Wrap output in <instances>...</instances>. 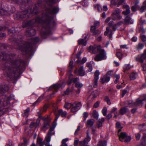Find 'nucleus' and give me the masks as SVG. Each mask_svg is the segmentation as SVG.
Returning a JSON list of instances; mask_svg holds the SVG:
<instances>
[{"instance_id": "f257e3e1", "label": "nucleus", "mask_w": 146, "mask_h": 146, "mask_svg": "<svg viewBox=\"0 0 146 146\" xmlns=\"http://www.w3.org/2000/svg\"><path fill=\"white\" fill-rule=\"evenodd\" d=\"M45 14H42L41 17L38 16L35 19L28 21H25L23 23V27L35 26L39 23H41L45 31L41 32V35L44 38H46L50 33V26L55 23L53 17L49 16V14L53 15L56 14L59 11V9L56 7L51 9H46Z\"/></svg>"}, {"instance_id": "f03ea898", "label": "nucleus", "mask_w": 146, "mask_h": 146, "mask_svg": "<svg viewBox=\"0 0 146 146\" xmlns=\"http://www.w3.org/2000/svg\"><path fill=\"white\" fill-rule=\"evenodd\" d=\"M25 65V62L21 60H12L9 66H5L4 72L11 78H16L22 73Z\"/></svg>"}, {"instance_id": "7ed1b4c3", "label": "nucleus", "mask_w": 146, "mask_h": 146, "mask_svg": "<svg viewBox=\"0 0 146 146\" xmlns=\"http://www.w3.org/2000/svg\"><path fill=\"white\" fill-rule=\"evenodd\" d=\"M39 40V38L36 37L31 38L28 42L23 41L19 46V49L24 52L25 54H29L32 49V44H36Z\"/></svg>"}, {"instance_id": "20e7f679", "label": "nucleus", "mask_w": 146, "mask_h": 146, "mask_svg": "<svg viewBox=\"0 0 146 146\" xmlns=\"http://www.w3.org/2000/svg\"><path fill=\"white\" fill-rule=\"evenodd\" d=\"M101 47L100 45L94 47L90 46L89 48L90 51H92L93 53L99 52V54L97 55L94 58V60L96 61H101L106 58V54L103 50L101 49Z\"/></svg>"}, {"instance_id": "39448f33", "label": "nucleus", "mask_w": 146, "mask_h": 146, "mask_svg": "<svg viewBox=\"0 0 146 146\" xmlns=\"http://www.w3.org/2000/svg\"><path fill=\"white\" fill-rule=\"evenodd\" d=\"M38 13V8L37 7H35L33 9L30 8L27 11L21 12H19L14 15V17L16 20H19L24 18H29L30 15L36 14Z\"/></svg>"}, {"instance_id": "423d86ee", "label": "nucleus", "mask_w": 146, "mask_h": 146, "mask_svg": "<svg viewBox=\"0 0 146 146\" xmlns=\"http://www.w3.org/2000/svg\"><path fill=\"white\" fill-rule=\"evenodd\" d=\"M117 135L119 137V140L121 142L124 140L125 142H128L130 141L131 138L129 136H127L126 133L121 131V129L118 130Z\"/></svg>"}, {"instance_id": "0eeeda50", "label": "nucleus", "mask_w": 146, "mask_h": 146, "mask_svg": "<svg viewBox=\"0 0 146 146\" xmlns=\"http://www.w3.org/2000/svg\"><path fill=\"white\" fill-rule=\"evenodd\" d=\"M146 102V97L143 99H141L140 98H138L137 99L136 102L133 103L132 102L129 103L128 104V106H142L144 102Z\"/></svg>"}, {"instance_id": "6e6552de", "label": "nucleus", "mask_w": 146, "mask_h": 146, "mask_svg": "<svg viewBox=\"0 0 146 146\" xmlns=\"http://www.w3.org/2000/svg\"><path fill=\"white\" fill-rule=\"evenodd\" d=\"M54 112L56 116V118L54 119L55 121L57 119L60 115H61L62 117H64L67 114L66 111H63L62 110L56 109L54 111Z\"/></svg>"}, {"instance_id": "1a4fd4ad", "label": "nucleus", "mask_w": 146, "mask_h": 146, "mask_svg": "<svg viewBox=\"0 0 146 146\" xmlns=\"http://www.w3.org/2000/svg\"><path fill=\"white\" fill-rule=\"evenodd\" d=\"M87 137L84 140L82 141H80V145L81 146H87L88 142L90 141L91 138L89 135V132L88 130H87L86 132Z\"/></svg>"}, {"instance_id": "9d476101", "label": "nucleus", "mask_w": 146, "mask_h": 146, "mask_svg": "<svg viewBox=\"0 0 146 146\" xmlns=\"http://www.w3.org/2000/svg\"><path fill=\"white\" fill-rule=\"evenodd\" d=\"M81 106L80 103H74L72 104L71 110L72 112L74 113L77 111Z\"/></svg>"}, {"instance_id": "9b49d317", "label": "nucleus", "mask_w": 146, "mask_h": 146, "mask_svg": "<svg viewBox=\"0 0 146 146\" xmlns=\"http://www.w3.org/2000/svg\"><path fill=\"white\" fill-rule=\"evenodd\" d=\"M54 130V128L53 127H50L49 131L47 133V135L45 137L44 141L48 143H49L50 141L51 136V135H53L54 134V133L52 131Z\"/></svg>"}, {"instance_id": "f8f14e48", "label": "nucleus", "mask_w": 146, "mask_h": 146, "mask_svg": "<svg viewBox=\"0 0 146 146\" xmlns=\"http://www.w3.org/2000/svg\"><path fill=\"white\" fill-rule=\"evenodd\" d=\"M100 73L98 70H96L94 73V78L93 80V86L96 88L97 86V82L99 79V76Z\"/></svg>"}, {"instance_id": "ddd939ff", "label": "nucleus", "mask_w": 146, "mask_h": 146, "mask_svg": "<svg viewBox=\"0 0 146 146\" xmlns=\"http://www.w3.org/2000/svg\"><path fill=\"white\" fill-rule=\"evenodd\" d=\"M50 120L48 118H46L44 119V125L42 129L44 131L48 129L50 126Z\"/></svg>"}, {"instance_id": "4468645a", "label": "nucleus", "mask_w": 146, "mask_h": 146, "mask_svg": "<svg viewBox=\"0 0 146 146\" xmlns=\"http://www.w3.org/2000/svg\"><path fill=\"white\" fill-rule=\"evenodd\" d=\"M121 11L119 9H117L114 11L112 15V17H116L119 19H121L122 17L120 15V13Z\"/></svg>"}, {"instance_id": "2eb2a0df", "label": "nucleus", "mask_w": 146, "mask_h": 146, "mask_svg": "<svg viewBox=\"0 0 146 146\" xmlns=\"http://www.w3.org/2000/svg\"><path fill=\"white\" fill-rule=\"evenodd\" d=\"M73 76V75L70 73V77L67 81V83L68 85H70L72 82L76 84L77 82H79V78H71Z\"/></svg>"}, {"instance_id": "dca6fc26", "label": "nucleus", "mask_w": 146, "mask_h": 146, "mask_svg": "<svg viewBox=\"0 0 146 146\" xmlns=\"http://www.w3.org/2000/svg\"><path fill=\"white\" fill-rule=\"evenodd\" d=\"M110 79V74L109 71H108L107 74L102 76L101 79V82L104 83L106 82H109Z\"/></svg>"}, {"instance_id": "f3484780", "label": "nucleus", "mask_w": 146, "mask_h": 146, "mask_svg": "<svg viewBox=\"0 0 146 146\" xmlns=\"http://www.w3.org/2000/svg\"><path fill=\"white\" fill-rule=\"evenodd\" d=\"M36 31L30 28L28 29L25 33V34L28 36H31L34 35L36 33Z\"/></svg>"}, {"instance_id": "a211bd4d", "label": "nucleus", "mask_w": 146, "mask_h": 146, "mask_svg": "<svg viewBox=\"0 0 146 146\" xmlns=\"http://www.w3.org/2000/svg\"><path fill=\"white\" fill-rule=\"evenodd\" d=\"M146 58V55L143 53V54H141V55L138 56L137 59L138 61L140 62L141 64L143 65L145 63L143 64L144 60Z\"/></svg>"}, {"instance_id": "6ab92c4d", "label": "nucleus", "mask_w": 146, "mask_h": 146, "mask_svg": "<svg viewBox=\"0 0 146 146\" xmlns=\"http://www.w3.org/2000/svg\"><path fill=\"white\" fill-rule=\"evenodd\" d=\"M61 85L60 84H55L50 87L47 90L48 91H49L50 90L53 89L56 92L59 89V88L61 87Z\"/></svg>"}, {"instance_id": "aec40b11", "label": "nucleus", "mask_w": 146, "mask_h": 146, "mask_svg": "<svg viewBox=\"0 0 146 146\" xmlns=\"http://www.w3.org/2000/svg\"><path fill=\"white\" fill-rule=\"evenodd\" d=\"M90 31L94 35H98L100 33V31L96 29L94 27H91Z\"/></svg>"}, {"instance_id": "412c9836", "label": "nucleus", "mask_w": 146, "mask_h": 146, "mask_svg": "<svg viewBox=\"0 0 146 146\" xmlns=\"http://www.w3.org/2000/svg\"><path fill=\"white\" fill-rule=\"evenodd\" d=\"M123 8L126 9V11H124L122 13L125 15H127L130 13V11L129 7L127 5H125L123 6Z\"/></svg>"}, {"instance_id": "4be33fe9", "label": "nucleus", "mask_w": 146, "mask_h": 146, "mask_svg": "<svg viewBox=\"0 0 146 146\" xmlns=\"http://www.w3.org/2000/svg\"><path fill=\"white\" fill-rule=\"evenodd\" d=\"M44 141H42V139L38 137L37 139L36 146H43L44 144Z\"/></svg>"}, {"instance_id": "5701e85b", "label": "nucleus", "mask_w": 146, "mask_h": 146, "mask_svg": "<svg viewBox=\"0 0 146 146\" xmlns=\"http://www.w3.org/2000/svg\"><path fill=\"white\" fill-rule=\"evenodd\" d=\"M83 66H81L80 67L78 70V73L79 75L81 76H83L85 74V72L83 69Z\"/></svg>"}, {"instance_id": "b1692460", "label": "nucleus", "mask_w": 146, "mask_h": 146, "mask_svg": "<svg viewBox=\"0 0 146 146\" xmlns=\"http://www.w3.org/2000/svg\"><path fill=\"white\" fill-rule=\"evenodd\" d=\"M44 96V95H42L39 97L37 100L33 104V105L35 106L38 105L41 101L43 99Z\"/></svg>"}, {"instance_id": "393cba45", "label": "nucleus", "mask_w": 146, "mask_h": 146, "mask_svg": "<svg viewBox=\"0 0 146 146\" xmlns=\"http://www.w3.org/2000/svg\"><path fill=\"white\" fill-rule=\"evenodd\" d=\"M78 43L79 45H82L86 46V41L85 39H80L78 40Z\"/></svg>"}, {"instance_id": "a878e982", "label": "nucleus", "mask_w": 146, "mask_h": 146, "mask_svg": "<svg viewBox=\"0 0 146 146\" xmlns=\"http://www.w3.org/2000/svg\"><path fill=\"white\" fill-rule=\"evenodd\" d=\"M128 111V110L126 107H124L120 109L119 110V113L121 115H123Z\"/></svg>"}, {"instance_id": "bb28decb", "label": "nucleus", "mask_w": 146, "mask_h": 146, "mask_svg": "<svg viewBox=\"0 0 146 146\" xmlns=\"http://www.w3.org/2000/svg\"><path fill=\"white\" fill-rule=\"evenodd\" d=\"M137 76V73L133 72L130 75L129 78L131 80H134L135 79Z\"/></svg>"}, {"instance_id": "cd10ccee", "label": "nucleus", "mask_w": 146, "mask_h": 146, "mask_svg": "<svg viewBox=\"0 0 146 146\" xmlns=\"http://www.w3.org/2000/svg\"><path fill=\"white\" fill-rule=\"evenodd\" d=\"M30 110L29 108H28L24 111V112L23 114V116L25 118H27L29 114V112Z\"/></svg>"}, {"instance_id": "c85d7f7f", "label": "nucleus", "mask_w": 146, "mask_h": 146, "mask_svg": "<svg viewBox=\"0 0 146 146\" xmlns=\"http://www.w3.org/2000/svg\"><path fill=\"white\" fill-rule=\"evenodd\" d=\"M94 122V120L93 119H89L87 121V124L88 125L92 127L93 126Z\"/></svg>"}, {"instance_id": "c756f323", "label": "nucleus", "mask_w": 146, "mask_h": 146, "mask_svg": "<svg viewBox=\"0 0 146 146\" xmlns=\"http://www.w3.org/2000/svg\"><path fill=\"white\" fill-rule=\"evenodd\" d=\"M139 129L141 131H143L146 130V124H143L139 125Z\"/></svg>"}, {"instance_id": "7c9ffc66", "label": "nucleus", "mask_w": 146, "mask_h": 146, "mask_svg": "<svg viewBox=\"0 0 146 146\" xmlns=\"http://www.w3.org/2000/svg\"><path fill=\"white\" fill-rule=\"evenodd\" d=\"M122 50H119V51L117 52L116 53V55L117 58L119 59H121L122 58L123 54L121 52Z\"/></svg>"}, {"instance_id": "2f4dec72", "label": "nucleus", "mask_w": 146, "mask_h": 146, "mask_svg": "<svg viewBox=\"0 0 146 146\" xmlns=\"http://www.w3.org/2000/svg\"><path fill=\"white\" fill-rule=\"evenodd\" d=\"M106 142L105 141H101L98 143V146H106Z\"/></svg>"}, {"instance_id": "473e14b6", "label": "nucleus", "mask_w": 146, "mask_h": 146, "mask_svg": "<svg viewBox=\"0 0 146 146\" xmlns=\"http://www.w3.org/2000/svg\"><path fill=\"white\" fill-rule=\"evenodd\" d=\"M111 24H112V25H111L110 24V29H112V31H115V30L116 29V25L115 24L113 25L112 24V23H111ZM111 30L110 29V35H111ZM111 36L110 35V39H111Z\"/></svg>"}, {"instance_id": "72a5a7b5", "label": "nucleus", "mask_w": 146, "mask_h": 146, "mask_svg": "<svg viewBox=\"0 0 146 146\" xmlns=\"http://www.w3.org/2000/svg\"><path fill=\"white\" fill-rule=\"evenodd\" d=\"M114 78L115 79L114 81V83L115 84L117 83L119 80L120 78V75L119 74H115L114 76Z\"/></svg>"}, {"instance_id": "f704fd0d", "label": "nucleus", "mask_w": 146, "mask_h": 146, "mask_svg": "<svg viewBox=\"0 0 146 146\" xmlns=\"http://www.w3.org/2000/svg\"><path fill=\"white\" fill-rule=\"evenodd\" d=\"M86 68L88 69V72L91 71L92 69V65L90 63H87L86 64Z\"/></svg>"}, {"instance_id": "c9c22d12", "label": "nucleus", "mask_w": 146, "mask_h": 146, "mask_svg": "<svg viewBox=\"0 0 146 146\" xmlns=\"http://www.w3.org/2000/svg\"><path fill=\"white\" fill-rule=\"evenodd\" d=\"M92 116L94 118H96L97 119H98V114L96 110L93 111Z\"/></svg>"}, {"instance_id": "e433bc0d", "label": "nucleus", "mask_w": 146, "mask_h": 146, "mask_svg": "<svg viewBox=\"0 0 146 146\" xmlns=\"http://www.w3.org/2000/svg\"><path fill=\"white\" fill-rule=\"evenodd\" d=\"M131 67L129 64H125L123 66V70L124 72H126L127 71L129 70Z\"/></svg>"}, {"instance_id": "4c0bfd02", "label": "nucleus", "mask_w": 146, "mask_h": 146, "mask_svg": "<svg viewBox=\"0 0 146 146\" xmlns=\"http://www.w3.org/2000/svg\"><path fill=\"white\" fill-rule=\"evenodd\" d=\"M72 104L71 103H66L65 105H64V108L67 109H69L70 108L72 107Z\"/></svg>"}, {"instance_id": "58836bf2", "label": "nucleus", "mask_w": 146, "mask_h": 146, "mask_svg": "<svg viewBox=\"0 0 146 146\" xmlns=\"http://www.w3.org/2000/svg\"><path fill=\"white\" fill-rule=\"evenodd\" d=\"M144 46V45L143 44L139 43L138 44V45L136 47V48L137 50H139L142 49Z\"/></svg>"}, {"instance_id": "ea45409f", "label": "nucleus", "mask_w": 146, "mask_h": 146, "mask_svg": "<svg viewBox=\"0 0 146 146\" xmlns=\"http://www.w3.org/2000/svg\"><path fill=\"white\" fill-rule=\"evenodd\" d=\"M107 109L106 107H104L102 110V113L103 115L106 116L107 115Z\"/></svg>"}, {"instance_id": "a19ab883", "label": "nucleus", "mask_w": 146, "mask_h": 146, "mask_svg": "<svg viewBox=\"0 0 146 146\" xmlns=\"http://www.w3.org/2000/svg\"><path fill=\"white\" fill-rule=\"evenodd\" d=\"M131 19L130 17L128 16H127L125 19L124 22L126 24H128L129 23Z\"/></svg>"}, {"instance_id": "79ce46f5", "label": "nucleus", "mask_w": 146, "mask_h": 146, "mask_svg": "<svg viewBox=\"0 0 146 146\" xmlns=\"http://www.w3.org/2000/svg\"><path fill=\"white\" fill-rule=\"evenodd\" d=\"M7 12L5 10L3 9H0V15H7Z\"/></svg>"}, {"instance_id": "37998d69", "label": "nucleus", "mask_w": 146, "mask_h": 146, "mask_svg": "<svg viewBox=\"0 0 146 146\" xmlns=\"http://www.w3.org/2000/svg\"><path fill=\"white\" fill-rule=\"evenodd\" d=\"M73 62L72 60L71 61L69 64V67L70 68L69 70L71 72L72 70V68L73 67Z\"/></svg>"}, {"instance_id": "c03bdc74", "label": "nucleus", "mask_w": 146, "mask_h": 146, "mask_svg": "<svg viewBox=\"0 0 146 146\" xmlns=\"http://www.w3.org/2000/svg\"><path fill=\"white\" fill-rule=\"evenodd\" d=\"M145 137H146V133H143V138L142 139L143 141L141 142V144L143 145H145Z\"/></svg>"}, {"instance_id": "a18cd8bd", "label": "nucleus", "mask_w": 146, "mask_h": 146, "mask_svg": "<svg viewBox=\"0 0 146 146\" xmlns=\"http://www.w3.org/2000/svg\"><path fill=\"white\" fill-rule=\"evenodd\" d=\"M75 86L77 88H81L83 86V84H82L80 83L79 82H77L75 84Z\"/></svg>"}, {"instance_id": "49530a36", "label": "nucleus", "mask_w": 146, "mask_h": 146, "mask_svg": "<svg viewBox=\"0 0 146 146\" xmlns=\"http://www.w3.org/2000/svg\"><path fill=\"white\" fill-rule=\"evenodd\" d=\"M100 22L98 21H96L94 22V25L93 26H92L91 27H94L96 29L97 27V26H99L100 25Z\"/></svg>"}, {"instance_id": "de8ad7c7", "label": "nucleus", "mask_w": 146, "mask_h": 146, "mask_svg": "<svg viewBox=\"0 0 146 146\" xmlns=\"http://www.w3.org/2000/svg\"><path fill=\"white\" fill-rule=\"evenodd\" d=\"M109 26L110 25H109L108 27H107L106 28V31L104 33V35H107L110 32Z\"/></svg>"}, {"instance_id": "09e8293b", "label": "nucleus", "mask_w": 146, "mask_h": 146, "mask_svg": "<svg viewBox=\"0 0 146 146\" xmlns=\"http://www.w3.org/2000/svg\"><path fill=\"white\" fill-rule=\"evenodd\" d=\"M82 53V52L81 51H80L78 52L77 54L76 57L79 59H80V56Z\"/></svg>"}, {"instance_id": "8fccbe9b", "label": "nucleus", "mask_w": 146, "mask_h": 146, "mask_svg": "<svg viewBox=\"0 0 146 146\" xmlns=\"http://www.w3.org/2000/svg\"><path fill=\"white\" fill-rule=\"evenodd\" d=\"M116 126L117 128L119 129H121V128H122V127L121 126L120 124L118 122H117L116 123Z\"/></svg>"}, {"instance_id": "3c124183", "label": "nucleus", "mask_w": 146, "mask_h": 146, "mask_svg": "<svg viewBox=\"0 0 146 146\" xmlns=\"http://www.w3.org/2000/svg\"><path fill=\"white\" fill-rule=\"evenodd\" d=\"M125 0H120L117 4V7H119L120 5L123 3H124L125 2Z\"/></svg>"}, {"instance_id": "603ef678", "label": "nucleus", "mask_w": 146, "mask_h": 146, "mask_svg": "<svg viewBox=\"0 0 146 146\" xmlns=\"http://www.w3.org/2000/svg\"><path fill=\"white\" fill-rule=\"evenodd\" d=\"M80 129V126H78L75 132L74 135H78V133Z\"/></svg>"}, {"instance_id": "864d4df0", "label": "nucleus", "mask_w": 146, "mask_h": 146, "mask_svg": "<svg viewBox=\"0 0 146 146\" xmlns=\"http://www.w3.org/2000/svg\"><path fill=\"white\" fill-rule=\"evenodd\" d=\"M138 7L137 6L133 5L131 7V10L133 12H135L137 10V8Z\"/></svg>"}, {"instance_id": "5fc2aeb1", "label": "nucleus", "mask_w": 146, "mask_h": 146, "mask_svg": "<svg viewBox=\"0 0 146 146\" xmlns=\"http://www.w3.org/2000/svg\"><path fill=\"white\" fill-rule=\"evenodd\" d=\"M120 49L119 50H122V49H127V45L126 44L120 45Z\"/></svg>"}, {"instance_id": "6e6d98bb", "label": "nucleus", "mask_w": 146, "mask_h": 146, "mask_svg": "<svg viewBox=\"0 0 146 146\" xmlns=\"http://www.w3.org/2000/svg\"><path fill=\"white\" fill-rule=\"evenodd\" d=\"M141 38L142 40L143 41H146V36L145 35H141Z\"/></svg>"}, {"instance_id": "4d7b16f0", "label": "nucleus", "mask_w": 146, "mask_h": 146, "mask_svg": "<svg viewBox=\"0 0 146 146\" xmlns=\"http://www.w3.org/2000/svg\"><path fill=\"white\" fill-rule=\"evenodd\" d=\"M146 9V7L145 6L143 5L140 9V11L141 12H143Z\"/></svg>"}, {"instance_id": "13d9d810", "label": "nucleus", "mask_w": 146, "mask_h": 146, "mask_svg": "<svg viewBox=\"0 0 146 146\" xmlns=\"http://www.w3.org/2000/svg\"><path fill=\"white\" fill-rule=\"evenodd\" d=\"M94 7L95 8H97L98 10H99L100 9H101V7L99 4H97V5H95Z\"/></svg>"}, {"instance_id": "bf43d9fd", "label": "nucleus", "mask_w": 146, "mask_h": 146, "mask_svg": "<svg viewBox=\"0 0 146 146\" xmlns=\"http://www.w3.org/2000/svg\"><path fill=\"white\" fill-rule=\"evenodd\" d=\"M68 138H65L63 139L62 141V144H67L66 143V142L68 141Z\"/></svg>"}, {"instance_id": "052dcab7", "label": "nucleus", "mask_w": 146, "mask_h": 146, "mask_svg": "<svg viewBox=\"0 0 146 146\" xmlns=\"http://www.w3.org/2000/svg\"><path fill=\"white\" fill-rule=\"evenodd\" d=\"M128 93V92L127 90H124L123 91L122 93V97H123L127 93Z\"/></svg>"}, {"instance_id": "680f3d73", "label": "nucleus", "mask_w": 146, "mask_h": 146, "mask_svg": "<svg viewBox=\"0 0 146 146\" xmlns=\"http://www.w3.org/2000/svg\"><path fill=\"white\" fill-rule=\"evenodd\" d=\"M100 103V102H99L97 101L94 104V107L95 108H98L99 106V104Z\"/></svg>"}, {"instance_id": "e2e57ef3", "label": "nucleus", "mask_w": 146, "mask_h": 146, "mask_svg": "<svg viewBox=\"0 0 146 146\" xmlns=\"http://www.w3.org/2000/svg\"><path fill=\"white\" fill-rule=\"evenodd\" d=\"M79 142V140L78 139H77L76 140H75L74 142V146H77V145L78 144Z\"/></svg>"}, {"instance_id": "0e129e2a", "label": "nucleus", "mask_w": 146, "mask_h": 146, "mask_svg": "<svg viewBox=\"0 0 146 146\" xmlns=\"http://www.w3.org/2000/svg\"><path fill=\"white\" fill-rule=\"evenodd\" d=\"M141 135L139 133H137L136 134V137L137 140H138L139 139Z\"/></svg>"}, {"instance_id": "69168bd1", "label": "nucleus", "mask_w": 146, "mask_h": 146, "mask_svg": "<svg viewBox=\"0 0 146 146\" xmlns=\"http://www.w3.org/2000/svg\"><path fill=\"white\" fill-rule=\"evenodd\" d=\"M35 123L33 122H31L30 125V127L32 128H33L35 125Z\"/></svg>"}, {"instance_id": "338daca9", "label": "nucleus", "mask_w": 146, "mask_h": 146, "mask_svg": "<svg viewBox=\"0 0 146 146\" xmlns=\"http://www.w3.org/2000/svg\"><path fill=\"white\" fill-rule=\"evenodd\" d=\"M141 66L143 68V70L146 71V63L144 64L143 65L141 64Z\"/></svg>"}, {"instance_id": "774afa93", "label": "nucleus", "mask_w": 146, "mask_h": 146, "mask_svg": "<svg viewBox=\"0 0 146 146\" xmlns=\"http://www.w3.org/2000/svg\"><path fill=\"white\" fill-rule=\"evenodd\" d=\"M97 125L98 127H101L102 125V122L100 121H99L97 123Z\"/></svg>"}]
</instances>
